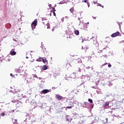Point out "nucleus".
Masks as SVG:
<instances>
[{
	"label": "nucleus",
	"instance_id": "nucleus-27",
	"mask_svg": "<svg viewBox=\"0 0 124 124\" xmlns=\"http://www.w3.org/2000/svg\"><path fill=\"white\" fill-rule=\"evenodd\" d=\"M93 18H94V19H96V17L95 16H94V17L93 16Z\"/></svg>",
	"mask_w": 124,
	"mask_h": 124
},
{
	"label": "nucleus",
	"instance_id": "nucleus-15",
	"mask_svg": "<svg viewBox=\"0 0 124 124\" xmlns=\"http://www.w3.org/2000/svg\"><path fill=\"white\" fill-rule=\"evenodd\" d=\"M46 29H49L50 28V24L47 22L46 23Z\"/></svg>",
	"mask_w": 124,
	"mask_h": 124
},
{
	"label": "nucleus",
	"instance_id": "nucleus-20",
	"mask_svg": "<svg viewBox=\"0 0 124 124\" xmlns=\"http://www.w3.org/2000/svg\"><path fill=\"white\" fill-rule=\"evenodd\" d=\"M87 5H88V7H90V2H89V1H88L87 2Z\"/></svg>",
	"mask_w": 124,
	"mask_h": 124
},
{
	"label": "nucleus",
	"instance_id": "nucleus-11",
	"mask_svg": "<svg viewBox=\"0 0 124 124\" xmlns=\"http://www.w3.org/2000/svg\"><path fill=\"white\" fill-rule=\"evenodd\" d=\"M42 92L43 93H49V90L47 89H45L43 90Z\"/></svg>",
	"mask_w": 124,
	"mask_h": 124
},
{
	"label": "nucleus",
	"instance_id": "nucleus-36",
	"mask_svg": "<svg viewBox=\"0 0 124 124\" xmlns=\"http://www.w3.org/2000/svg\"><path fill=\"white\" fill-rule=\"evenodd\" d=\"M83 47L82 46V49H83Z\"/></svg>",
	"mask_w": 124,
	"mask_h": 124
},
{
	"label": "nucleus",
	"instance_id": "nucleus-35",
	"mask_svg": "<svg viewBox=\"0 0 124 124\" xmlns=\"http://www.w3.org/2000/svg\"><path fill=\"white\" fill-rule=\"evenodd\" d=\"M106 64H107V63H105L104 64L105 65H106Z\"/></svg>",
	"mask_w": 124,
	"mask_h": 124
},
{
	"label": "nucleus",
	"instance_id": "nucleus-6",
	"mask_svg": "<svg viewBox=\"0 0 124 124\" xmlns=\"http://www.w3.org/2000/svg\"><path fill=\"white\" fill-rule=\"evenodd\" d=\"M69 105H72V106H68L66 108L67 109H71V108H72V107H74V105L73 104V102H70V104H69Z\"/></svg>",
	"mask_w": 124,
	"mask_h": 124
},
{
	"label": "nucleus",
	"instance_id": "nucleus-25",
	"mask_svg": "<svg viewBox=\"0 0 124 124\" xmlns=\"http://www.w3.org/2000/svg\"><path fill=\"white\" fill-rule=\"evenodd\" d=\"M66 121L67 122H69V119H66Z\"/></svg>",
	"mask_w": 124,
	"mask_h": 124
},
{
	"label": "nucleus",
	"instance_id": "nucleus-2",
	"mask_svg": "<svg viewBox=\"0 0 124 124\" xmlns=\"http://www.w3.org/2000/svg\"><path fill=\"white\" fill-rule=\"evenodd\" d=\"M55 98H57L58 100H62L64 98L62 96L60 95V94H56Z\"/></svg>",
	"mask_w": 124,
	"mask_h": 124
},
{
	"label": "nucleus",
	"instance_id": "nucleus-16",
	"mask_svg": "<svg viewBox=\"0 0 124 124\" xmlns=\"http://www.w3.org/2000/svg\"><path fill=\"white\" fill-rule=\"evenodd\" d=\"M103 122L104 123V124H107V123H108V118L106 119V122H104V120L103 121Z\"/></svg>",
	"mask_w": 124,
	"mask_h": 124
},
{
	"label": "nucleus",
	"instance_id": "nucleus-32",
	"mask_svg": "<svg viewBox=\"0 0 124 124\" xmlns=\"http://www.w3.org/2000/svg\"><path fill=\"white\" fill-rule=\"evenodd\" d=\"M93 3H95V4H96V2L93 1Z\"/></svg>",
	"mask_w": 124,
	"mask_h": 124
},
{
	"label": "nucleus",
	"instance_id": "nucleus-34",
	"mask_svg": "<svg viewBox=\"0 0 124 124\" xmlns=\"http://www.w3.org/2000/svg\"><path fill=\"white\" fill-rule=\"evenodd\" d=\"M26 59H29V57H28V56H26Z\"/></svg>",
	"mask_w": 124,
	"mask_h": 124
},
{
	"label": "nucleus",
	"instance_id": "nucleus-3",
	"mask_svg": "<svg viewBox=\"0 0 124 124\" xmlns=\"http://www.w3.org/2000/svg\"><path fill=\"white\" fill-rule=\"evenodd\" d=\"M16 53H17V52H16V51H15V48L12 49L10 53V55H11V56H15V55H16Z\"/></svg>",
	"mask_w": 124,
	"mask_h": 124
},
{
	"label": "nucleus",
	"instance_id": "nucleus-21",
	"mask_svg": "<svg viewBox=\"0 0 124 124\" xmlns=\"http://www.w3.org/2000/svg\"><path fill=\"white\" fill-rule=\"evenodd\" d=\"M84 105H87V104H88V102H85L84 103Z\"/></svg>",
	"mask_w": 124,
	"mask_h": 124
},
{
	"label": "nucleus",
	"instance_id": "nucleus-23",
	"mask_svg": "<svg viewBox=\"0 0 124 124\" xmlns=\"http://www.w3.org/2000/svg\"><path fill=\"white\" fill-rule=\"evenodd\" d=\"M111 66H112V65H111V64H109L108 65V67H111Z\"/></svg>",
	"mask_w": 124,
	"mask_h": 124
},
{
	"label": "nucleus",
	"instance_id": "nucleus-10",
	"mask_svg": "<svg viewBox=\"0 0 124 124\" xmlns=\"http://www.w3.org/2000/svg\"><path fill=\"white\" fill-rule=\"evenodd\" d=\"M78 40H79V41H81L82 42V43H83V42H84V38L82 36L78 37Z\"/></svg>",
	"mask_w": 124,
	"mask_h": 124
},
{
	"label": "nucleus",
	"instance_id": "nucleus-17",
	"mask_svg": "<svg viewBox=\"0 0 124 124\" xmlns=\"http://www.w3.org/2000/svg\"><path fill=\"white\" fill-rule=\"evenodd\" d=\"M89 102H90V103H93V100L91 99H88Z\"/></svg>",
	"mask_w": 124,
	"mask_h": 124
},
{
	"label": "nucleus",
	"instance_id": "nucleus-31",
	"mask_svg": "<svg viewBox=\"0 0 124 124\" xmlns=\"http://www.w3.org/2000/svg\"><path fill=\"white\" fill-rule=\"evenodd\" d=\"M101 7H102L103 8H104V6L103 5H101Z\"/></svg>",
	"mask_w": 124,
	"mask_h": 124
},
{
	"label": "nucleus",
	"instance_id": "nucleus-12",
	"mask_svg": "<svg viewBox=\"0 0 124 124\" xmlns=\"http://www.w3.org/2000/svg\"><path fill=\"white\" fill-rule=\"evenodd\" d=\"M70 13H74V7H72L70 9Z\"/></svg>",
	"mask_w": 124,
	"mask_h": 124
},
{
	"label": "nucleus",
	"instance_id": "nucleus-37",
	"mask_svg": "<svg viewBox=\"0 0 124 124\" xmlns=\"http://www.w3.org/2000/svg\"><path fill=\"white\" fill-rule=\"evenodd\" d=\"M43 24H45L44 22H43Z\"/></svg>",
	"mask_w": 124,
	"mask_h": 124
},
{
	"label": "nucleus",
	"instance_id": "nucleus-19",
	"mask_svg": "<svg viewBox=\"0 0 124 124\" xmlns=\"http://www.w3.org/2000/svg\"><path fill=\"white\" fill-rule=\"evenodd\" d=\"M82 2H86V3H87V2H88V1H87V0H84H84H82Z\"/></svg>",
	"mask_w": 124,
	"mask_h": 124
},
{
	"label": "nucleus",
	"instance_id": "nucleus-30",
	"mask_svg": "<svg viewBox=\"0 0 124 124\" xmlns=\"http://www.w3.org/2000/svg\"><path fill=\"white\" fill-rule=\"evenodd\" d=\"M92 88H93V89H96V87H94V86H93Z\"/></svg>",
	"mask_w": 124,
	"mask_h": 124
},
{
	"label": "nucleus",
	"instance_id": "nucleus-18",
	"mask_svg": "<svg viewBox=\"0 0 124 124\" xmlns=\"http://www.w3.org/2000/svg\"><path fill=\"white\" fill-rule=\"evenodd\" d=\"M0 115L2 117H4V116H5V113L4 112H2Z\"/></svg>",
	"mask_w": 124,
	"mask_h": 124
},
{
	"label": "nucleus",
	"instance_id": "nucleus-22",
	"mask_svg": "<svg viewBox=\"0 0 124 124\" xmlns=\"http://www.w3.org/2000/svg\"><path fill=\"white\" fill-rule=\"evenodd\" d=\"M97 6H101V4L97 3Z\"/></svg>",
	"mask_w": 124,
	"mask_h": 124
},
{
	"label": "nucleus",
	"instance_id": "nucleus-4",
	"mask_svg": "<svg viewBox=\"0 0 124 124\" xmlns=\"http://www.w3.org/2000/svg\"><path fill=\"white\" fill-rule=\"evenodd\" d=\"M37 26V20L35 19L34 21L31 23V27H36Z\"/></svg>",
	"mask_w": 124,
	"mask_h": 124
},
{
	"label": "nucleus",
	"instance_id": "nucleus-33",
	"mask_svg": "<svg viewBox=\"0 0 124 124\" xmlns=\"http://www.w3.org/2000/svg\"><path fill=\"white\" fill-rule=\"evenodd\" d=\"M35 77H36V78H37V76H36V75H35Z\"/></svg>",
	"mask_w": 124,
	"mask_h": 124
},
{
	"label": "nucleus",
	"instance_id": "nucleus-14",
	"mask_svg": "<svg viewBox=\"0 0 124 124\" xmlns=\"http://www.w3.org/2000/svg\"><path fill=\"white\" fill-rule=\"evenodd\" d=\"M75 34H76V35H79V31L76 30L75 31Z\"/></svg>",
	"mask_w": 124,
	"mask_h": 124
},
{
	"label": "nucleus",
	"instance_id": "nucleus-8",
	"mask_svg": "<svg viewBox=\"0 0 124 124\" xmlns=\"http://www.w3.org/2000/svg\"><path fill=\"white\" fill-rule=\"evenodd\" d=\"M55 11H56V10H55V8H53V11H50V16H52V12L54 16H56V13H55Z\"/></svg>",
	"mask_w": 124,
	"mask_h": 124
},
{
	"label": "nucleus",
	"instance_id": "nucleus-5",
	"mask_svg": "<svg viewBox=\"0 0 124 124\" xmlns=\"http://www.w3.org/2000/svg\"><path fill=\"white\" fill-rule=\"evenodd\" d=\"M97 37H92V39H93V44H96L97 43Z\"/></svg>",
	"mask_w": 124,
	"mask_h": 124
},
{
	"label": "nucleus",
	"instance_id": "nucleus-7",
	"mask_svg": "<svg viewBox=\"0 0 124 124\" xmlns=\"http://www.w3.org/2000/svg\"><path fill=\"white\" fill-rule=\"evenodd\" d=\"M40 60H42V62L45 63V62H48V61L46 59V58H42L41 57L39 58Z\"/></svg>",
	"mask_w": 124,
	"mask_h": 124
},
{
	"label": "nucleus",
	"instance_id": "nucleus-9",
	"mask_svg": "<svg viewBox=\"0 0 124 124\" xmlns=\"http://www.w3.org/2000/svg\"><path fill=\"white\" fill-rule=\"evenodd\" d=\"M109 104H110V102H109V101H107L103 105V107H104V108H106L107 106H109Z\"/></svg>",
	"mask_w": 124,
	"mask_h": 124
},
{
	"label": "nucleus",
	"instance_id": "nucleus-38",
	"mask_svg": "<svg viewBox=\"0 0 124 124\" xmlns=\"http://www.w3.org/2000/svg\"><path fill=\"white\" fill-rule=\"evenodd\" d=\"M88 24H89V22H88Z\"/></svg>",
	"mask_w": 124,
	"mask_h": 124
},
{
	"label": "nucleus",
	"instance_id": "nucleus-26",
	"mask_svg": "<svg viewBox=\"0 0 124 124\" xmlns=\"http://www.w3.org/2000/svg\"><path fill=\"white\" fill-rule=\"evenodd\" d=\"M85 48L86 49H89V48H88V47H86V46L84 47V49H85Z\"/></svg>",
	"mask_w": 124,
	"mask_h": 124
},
{
	"label": "nucleus",
	"instance_id": "nucleus-13",
	"mask_svg": "<svg viewBox=\"0 0 124 124\" xmlns=\"http://www.w3.org/2000/svg\"><path fill=\"white\" fill-rule=\"evenodd\" d=\"M48 69V67H47V66L44 65L43 67H42V69L43 70H46V69Z\"/></svg>",
	"mask_w": 124,
	"mask_h": 124
},
{
	"label": "nucleus",
	"instance_id": "nucleus-24",
	"mask_svg": "<svg viewBox=\"0 0 124 124\" xmlns=\"http://www.w3.org/2000/svg\"><path fill=\"white\" fill-rule=\"evenodd\" d=\"M102 52V50H100L98 52V53H99L100 54V53H101Z\"/></svg>",
	"mask_w": 124,
	"mask_h": 124
},
{
	"label": "nucleus",
	"instance_id": "nucleus-1",
	"mask_svg": "<svg viewBox=\"0 0 124 124\" xmlns=\"http://www.w3.org/2000/svg\"><path fill=\"white\" fill-rule=\"evenodd\" d=\"M120 34H121V33H120V32H119V31H117L116 32H115V33L112 34L111 35V37H113V38L117 37V36H119V35H120Z\"/></svg>",
	"mask_w": 124,
	"mask_h": 124
},
{
	"label": "nucleus",
	"instance_id": "nucleus-28",
	"mask_svg": "<svg viewBox=\"0 0 124 124\" xmlns=\"http://www.w3.org/2000/svg\"><path fill=\"white\" fill-rule=\"evenodd\" d=\"M15 111V110H12V113H14Z\"/></svg>",
	"mask_w": 124,
	"mask_h": 124
},
{
	"label": "nucleus",
	"instance_id": "nucleus-29",
	"mask_svg": "<svg viewBox=\"0 0 124 124\" xmlns=\"http://www.w3.org/2000/svg\"><path fill=\"white\" fill-rule=\"evenodd\" d=\"M10 75H11V76L12 77H13V74H11Z\"/></svg>",
	"mask_w": 124,
	"mask_h": 124
}]
</instances>
